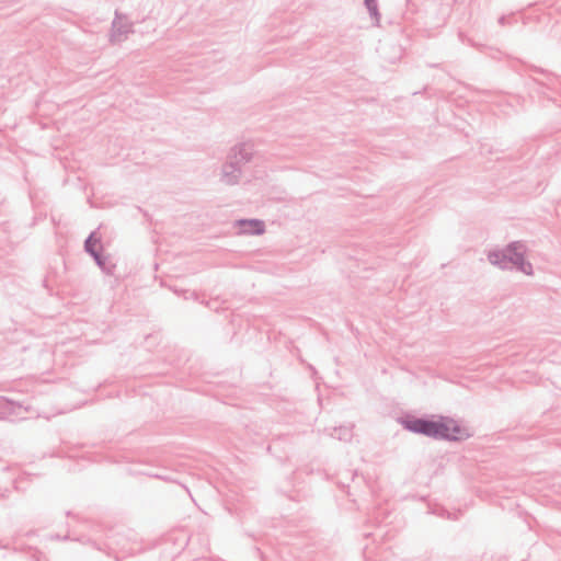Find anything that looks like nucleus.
Segmentation results:
<instances>
[{"mask_svg":"<svg viewBox=\"0 0 561 561\" xmlns=\"http://www.w3.org/2000/svg\"><path fill=\"white\" fill-rule=\"evenodd\" d=\"M527 248L523 241H512L503 249L491 250L488 253L489 262L503 271H518L525 275H533V264L526 260Z\"/></svg>","mask_w":561,"mask_h":561,"instance_id":"nucleus-1","label":"nucleus"},{"mask_svg":"<svg viewBox=\"0 0 561 561\" xmlns=\"http://www.w3.org/2000/svg\"><path fill=\"white\" fill-rule=\"evenodd\" d=\"M252 157L253 146L251 144L242 142L232 147L222 165L221 181L228 185L237 184L242 174V167L249 163Z\"/></svg>","mask_w":561,"mask_h":561,"instance_id":"nucleus-2","label":"nucleus"},{"mask_svg":"<svg viewBox=\"0 0 561 561\" xmlns=\"http://www.w3.org/2000/svg\"><path fill=\"white\" fill-rule=\"evenodd\" d=\"M399 423L405 431L434 439H438V436H442L443 430H445L440 416L435 420L434 416L424 415L419 417L405 414L399 419Z\"/></svg>","mask_w":561,"mask_h":561,"instance_id":"nucleus-3","label":"nucleus"},{"mask_svg":"<svg viewBox=\"0 0 561 561\" xmlns=\"http://www.w3.org/2000/svg\"><path fill=\"white\" fill-rule=\"evenodd\" d=\"M440 421L445 430H443L442 436H438L439 440L461 442L470 437L468 430L454 419L440 415Z\"/></svg>","mask_w":561,"mask_h":561,"instance_id":"nucleus-4","label":"nucleus"},{"mask_svg":"<svg viewBox=\"0 0 561 561\" xmlns=\"http://www.w3.org/2000/svg\"><path fill=\"white\" fill-rule=\"evenodd\" d=\"M237 224L243 233L259 236L265 231V224L260 219H240Z\"/></svg>","mask_w":561,"mask_h":561,"instance_id":"nucleus-5","label":"nucleus"},{"mask_svg":"<svg viewBox=\"0 0 561 561\" xmlns=\"http://www.w3.org/2000/svg\"><path fill=\"white\" fill-rule=\"evenodd\" d=\"M129 32H131V25L127 22L122 21L118 13L116 12L115 19L112 23V42L123 41V37L126 36Z\"/></svg>","mask_w":561,"mask_h":561,"instance_id":"nucleus-6","label":"nucleus"},{"mask_svg":"<svg viewBox=\"0 0 561 561\" xmlns=\"http://www.w3.org/2000/svg\"><path fill=\"white\" fill-rule=\"evenodd\" d=\"M91 257L94 260L95 264L101 268L103 273H105L106 275L114 274L116 265L112 262L108 255L103 254L102 250L96 252Z\"/></svg>","mask_w":561,"mask_h":561,"instance_id":"nucleus-7","label":"nucleus"},{"mask_svg":"<svg viewBox=\"0 0 561 561\" xmlns=\"http://www.w3.org/2000/svg\"><path fill=\"white\" fill-rule=\"evenodd\" d=\"M329 435L339 440L348 442L353 436V426L352 425H341L339 427H333Z\"/></svg>","mask_w":561,"mask_h":561,"instance_id":"nucleus-8","label":"nucleus"},{"mask_svg":"<svg viewBox=\"0 0 561 561\" xmlns=\"http://www.w3.org/2000/svg\"><path fill=\"white\" fill-rule=\"evenodd\" d=\"M101 239L98 237L96 231H92L88 238L84 240V251L90 255H94L96 252H99L101 249H98V245H100Z\"/></svg>","mask_w":561,"mask_h":561,"instance_id":"nucleus-9","label":"nucleus"},{"mask_svg":"<svg viewBox=\"0 0 561 561\" xmlns=\"http://www.w3.org/2000/svg\"><path fill=\"white\" fill-rule=\"evenodd\" d=\"M430 513L442 518L456 519L455 514L449 513L444 506H440L438 504L431 505Z\"/></svg>","mask_w":561,"mask_h":561,"instance_id":"nucleus-10","label":"nucleus"},{"mask_svg":"<svg viewBox=\"0 0 561 561\" xmlns=\"http://www.w3.org/2000/svg\"><path fill=\"white\" fill-rule=\"evenodd\" d=\"M364 4L368 10L370 18L375 19L376 22L378 23L380 19V13L378 10L377 0H364Z\"/></svg>","mask_w":561,"mask_h":561,"instance_id":"nucleus-11","label":"nucleus"},{"mask_svg":"<svg viewBox=\"0 0 561 561\" xmlns=\"http://www.w3.org/2000/svg\"><path fill=\"white\" fill-rule=\"evenodd\" d=\"M554 80H556V78H554V77H552V76H550V75H549V76H547V82L539 81L538 79H536V81H537L538 83H540V84H542V85H547V87H550V85L553 83V81H554Z\"/></svg>","mask_w":561,"mask_h":561,"instance_id":"nucleus-12","label":"nucleus"},{"mask_svg":"<svg viewBox=\"0 0 561 561\" xmlns=\"http://www.w3.org/2000/svg\"><path fill=\"white\" fill-rule=\"evenodd\" d=\"M508 23H512V22H511V18H508V16L502 15V16L499 19V24H500V25H505V24H508Z\"/></svg>","mask_w":561,"mask_h":561,"instance_id":"nucleus-13","label":"nucleus"},{"mask_svg":"<svg viewBox=\"0 0 561 561\" xmlns=\"http://www.w3.org/2000/svg\"><path fill=\"white\" fill-rule=\"evenodd\" d=\"M151 477H154L157 479H161V480H164V481H169V477L167 476H160V474H151Z\"/></svg>","mask_w":561,"mask_h":561,"instance_id":"nucleus-14","label":"nucleus"},{"mask_svg":"<svg viewBox=\"0 0 561 561\" xmlns=\"http://www.w3.org/2000/svg\"><path fill=\"white\" fill-rule=\"evenodd\" d=\"M54 538H56V539H61V537H60V536H58V535H56ZM67 539H69V536H65V537H62V540H67Z\"/></svg>","mask_w":561,"mask_h":561,"instance_id":"nucleus-15","label":"nucleus"},{"mask_svg":"<svg viewBox=\"0 0 561 561\" xmlns=\"http://www.w3.org/2000/svg\"><path fill=\"white\" fill-rule=\"evenodd\" d=\"M536 72H540L542 75H545L543 70H538L537 68L535 69Z\"/></svg>","mask_w":561,"mask_h":561,"instance_id":"nucleus-16","label":"nucleus"},{"mask_svg":"<svg viewBox=\"0 0 561 561\" xmlns=\"http://www.w3.org/2000/svg\"><path fill=\"white\" fill-rule=\"evenodd\" d=\"M0 496H2V494H0Z\"/></svg>","mask_w":561,"mask_h":561,"instance_id":"nucleus-17","label":"nucleus"}]
</instances>
